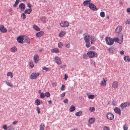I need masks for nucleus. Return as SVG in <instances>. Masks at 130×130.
Returning <instances> with one entry per match:
<instances>
[{
  "label": "nucleus",
  "instance_id": "1",
  "mask_svg": "<svg viewBox=\"0 0 130 130\" xmlns=\"http://www.w3.org/2000/svg\"><path fill=\"white\" fill-rule=\"evenodd\" d=\"M106 43L108 45H111L113 44V40L111 38L107 37L105 39Z\"/></svg>",
  "mask_w": 130,
  "mask_h": 130
},
{
  "label": "nucleus",
  "instance_id": "2",
  "mask_svg": "<svg viewBox=\"0 0 130 130\" xmlns=\"http://www.w3.org/2000/svg\"><path fill=\"white\" fill-rule=\"evenodd\" d=\"M87 54L89 57H96L97 55V53L94 51H90Z\"/></svg>",
  "mask_w": 130,
  "mask_h": 130
},
{
  "label": "nucleus",
  "instance_id": "3",
  "mask_svg": "<svg viewBox=\"0 0 130 130\" xmlns=\"http://www.w3.org/2000/svg\"><path fill=\"white\" fill-rule=\"evenodd\" d=\"M121 35L122 36V38H121L120 41H119L120 39L119 38H114L113 39V42L115 41V42H117L120 44L122 43L123 42V39L122 33L121 34Z\"/></svg>",
  "mask_w": 130,
  "mask_h": 130
},
{
  "label": "nucleus",
  "instance_id": "4",
  "mask_svg": "<svg viewBox=\"0 0 130 130\" xmlns=\"http://www.w3.org/2000/svg\"><path fill=\"white\" fill-rule=\"evenodd\" d=\"M17 40L19 43L23 44L25 43V41L24 40V36H20L17 39Z\"/></svg>",
  "mask_w": 130,
  "mask_h": 130
},
{
  "label": "nucleus",
  "instance_id": "5",
  "mask_svg": "<svg viewBox=\"0 0 130 130\" xmlns=\"http://www.w3.org/2000/svg\"><path fill=\"white\" fill-rule=\"evenodd\" d=\"M89 7L93 11H97L98 10V9L96 8V6L92 3L89 4Z\"/></svg>",
  "mask_w": 130,
  "mask_h": 130
},
{
  "label": "nucleus",
  "instance_id": "6",
  "mask_svg": "<svg viewBox=\"0 0 130 130\" xmlns=\"http://www.w3.org/2000/svg\"><path fill=\"white\" fill-rule=\"evenodd\" d=\"M83 37L85 41H89L90 36L87 33H85L83 34Z\"/></svg>",
  "mask_w": 130,
  "mask_h": 130
},
{
  "label": "nucleus",
  "instance_id": "7",
  "mask_svg": "<svg viewBox=\"0 0 130 130\" xmlns=\"http://www.w3.org/2000/svg\"><path fill=\"white\" fill-rule=\"evenodd\" d=\"M60 25L61 27H67L69 26V23L67 21H63L61 23Z\"/></svg>",
  "mask_w": 130,
  "mask_h": 130
},
{
  "label": "nucleus",
  "instance_id": "8",
  "mask_svg": "<svg viewBox=\"0 0 130 130\" xmlns=\"http://www.w3.org/2000/svg\"><path fill=\"white\" fill-rule=\"evenodd\" d=\"M122 27L121 26H118L115 30L116 32L118 33L121 32L122 29Z\"/></svg>",
  "mask_w": 130,
  "mask_h": 130
},
{
  "label": "nucleus",
  "instance_id": "9",
  "mask_svg": "<svg viewBox=\"0 0 130 130\" xmlns=\"http://www.w3.org/2000/svg\"><path fill=\"white\" fill-rule=\"evenodd\" d=\"M0 30L3 33L6 32L7 31L6 29L4 28V26L2 25L0 26Z\"/></svg>",
  "mask_w": 130,
  "mask_h": 130
},
{
  "label": "nucleus",
  "instance_id": "10",
  "mask_svg": "<svg viewBox=\"0 0 130 130\" xmlns=\"http://www.w3.org/2000/svg\"><path fill=\"white\" fill-rule=\"evenodd\" d=\"M24 40L25 41V42H26L28 44L30 43L29 39L27 36H24Z\"/></svg>",
  "mask_w": 130,
  "mask_h": 130
},
{
  "label": "nucleus",
  "instance_id": "11",
  "mask_svg": "<svg viewBox=\"0 0 130 130\" xmlns=\"http://www.w3.org/2000/svg\"><path fill=\"white\" fill-rule=\"evenodd\" d=\"M19 7L22 10H24L25 7V4L23 3H21L19 5Z\"/></svg>",
  "mask_w": 130,
  "mask_h": 130
},
{
  "label": "nucleus",
  "instance_id": "12",
  "mask_svg": "<svg viewBox=\"0 0 130 130\" xmlns=\"http://www.w3.org/2000/svg\"><path fill=\"white\" fill-rule=\"evenodd\" d=\"M44 34V32L42 31H41L38 32L36 34V36L37 37H39L42 36Z\"/></svg>",
  "mask_w": 130,
  "mask_h": 130
},
{
  "label": "nucleus",
  "instance_id": "13",
  "mask_svg": "<svg viewBox=\"0 0 130 130\" xmlns=\"http://www.w3.org/2000/svg\"><path fill=\"white\" fill-rule=\"evenodd\" d=\"M91 0H86L83 2V4L84 6H87L88 5H89L90 3Z\"/></svg>",
  "mask_w": 130,
  "mask_h": 130
},
{
  "label": "nucleus",
  "instance_id": "14",
  "mask_svg": "<svg viewBox=\"0 0 130 130\" xmlns=\"http://www.w3.org/2000/svg\"><path fill=\"white\" fill-rule=\"evenodd\" d=\"M10 51L12 52H15L17 50V48L16 46L12 47L10 49Z\"/></svg>",
  "mask_w": 130,
  "mask_h": 130
},
{
  "label": "nucleus",
  "instance_id": "15",
  "mask_svg": "<svg viewBox=\"0 0 130 130\" xmlns=\"http://www.w3.org/2000/svg\"><path fill=\"white\" fill-rule=\"evenodd\" d=\"M40 20L43 23H46V18L44 16H43L40 18Z\"/></svg>",
  "mask_w": 130,
  "mask_h": 130
},
{
  "label": "nucleus",
  "instance_id": "16",
  "mask_svg": "<svg viewBox=\"0 0 130 130\" xmlns=\"http://www.w3.org/2000/svg\"><path fill=\"white\" fill-rule=\"evenodd\" d=\"M51 52L52 53H57L59 52V51L58 49L55 48L52 49L51 50Z\"/></svg>",
  "mask_w": 130,
  "mask_h": 130
},
{
  "label": "nucleus",
  "instance_id": "17",
  "mask_svg": "<svg viewBox=\"0 0 130 130\" xmlns=\"http://www.w3.org/2000/svg\"><path fill=\"white\" fill-rule=\"evenodd\" d=\"M31 11V8H29V9H27L25 10L24 11V13H25L29 14Z\"/></svg>",
  "mask_w": 130,
  "mask_h": 130
},
{
  "label": "nucleus",
  "instance_id": "18",
  "mask_svg": "<svg viewBox=\"0 0 130 130\" xmlns=\"http://www.w3.org/2000/svg\"><path fill=\"white\" fill-rule=\"evenodd\" d=\"M66 34L65 31H62L60 33L59 35V36L60 37H62L63 36Z\"/></svg>",
  "mask_w": 130,
  "mask_h": 130
},
{
  "label": "nucleus",
  "instance_id": "19",
  "mask_svg": "<svg viewBox=\"0 0 130 130\" xmlns=\"http://www.w3.org/2000/svg\"><path fill=\"white\" fill-rule=\"evenodd\" d=\"M20 0H16L15 4L13 5V7H16L20 2Z\"/></svg>",
  "mask_w": 130,
  "mask_h": 130
},
{
  "label": "nucleus",
  "instance_id": "20",
  "mask_svg": "<svg viewBox=\"0 0 130 130\" xmlns=\"http://www.w3.org/2000/svg\"><path fill=\"white\" fill-rule=\"evenodd\" d=\"M85 42L86 43V47L87 48L89 47L90 46V43L89 41H85Z\"/></svg>",
  "mask_w": 130,
  "mask_h": 130
},
{
  "label": "nucleus",
  "instance_id": "21",
  "mask_svg": "<svg viewBox=\"0 0 130 130\" xmlns=\"http://www.w3.org/2000/svg\"><path fill=\"white\" fill-rule=\"evenodd\" d=\"M33 28L36 30L39 31L40 30V28L37 26L34 25L33 26Z\"/></svg>",
  "mask_w": 130,
  "mask_h": 130
},
{
  "label": "nucleus",
  "instance_id": "22",
  "mask_svg": "<svg viewBox=\"0 0 130 130\" xmlns=\"http://www.w3.org/2000/svg\"><path fill=\"white\" fill-rule=\"evenodd\" d=\"M114 50V48L112 47H111L109 48V53H112L113 52Z\"/></svg>",
  "mask_w": 130,
  "mask_h": 130
},
{
  "label": "nucleus",
  "instance_id": "23",
  "mask_svg": "<svg viewBox=\"0 0 130 130\" xmlns=\"http://www.w3.org/2000/svg\"><path fill=\"white\" fill-rule=\"evenodd\" d=\"M101 16L102 18H104L105 17V13L103 11H102L100 13Z\"/></svg>",
  "mask_w": 130,
  "mask_h": 130
},
{
  "label": "nucleus",
  "instance_id": "24",
  "mask_svg": "<svg viewBox=\"0 0 130 130\" xmlns=\"http://www.w3.org/2000/svg\"><path fill=\"white\" fill-rule=\"evenodd\" d=\"M21 17L23 18V20H24L26 18V15L25 13H23L21 15Z\"/></svg>",
  "mask_w": 130,
  "mask_h": 130
},
{
  "label": "nucleus",
  "instance_id": "25",
  "mask_svg": "<svg viewBox=\"0 0 130 130\" xmlns=\"http://www.w3.org/2000/svg\"><path fill=\"white\" fill-rule=\"evenodd\" d=\"M62 43L61 42H59L58 43V47L60 48H61V46L62 45Z\"/></svg>",
  "mask_w": 130,
  "mask_h": 130
},
{
  "label": "nucleus",
  "instance_id": "26",
  "mask_svg": "<svg viewBox=\"0 0 130 130\" xmlns=\"http://www.w3.org/2000/svg\"><path fill=\"white\" fill-rule=\"evenodd\" d=\"M126 24H129L130 23V19L128 20H127L125 22Z\"/></svg>",
  "mask_w": 130,
  "mask_h": 130
},
{
  "label": "nucleus",
  "instance_id": "27",
  "mask_svg": "<svg viewBox=\"0 0 130 130\" xmlns=\"http://www.w3.org/2000/svg\"><path fill=\"white\" fill-rule=\"evenodd\" d=\"M95 41V39L94 37H92L91 38V41L94 42Z\"/></svg>",
  "mask_w": 130,
  "mask_h": 130
},
{
  "label": "nucleus",
  "instance_id": "28",
  "mask_svg": "<svg viewBox=\"0 0 130 130\" xmlns=\"http://www.w3.org/2000/svg\"><path fill=\"white\" fill-rule=\"evenodd\" d=\"M29 8H31V5L30 3H28L27 4Z\"/></svg>",
  "mask_w": 130,
  "mask_h": 130
},
{
  "label": "nucleus",
  "instance_id": "29",
  "mask_svg": "<svg viewBox=\"0 0 130 130\" xmlns=\"http://www.w3.org/2000/svg\"><path fill=\"white\" fill-rule=\"evenodd\" d=\"M120 53L122 55H123L124 54V51L122 50L120 52Z\"/></svg>",
  "mask_w": 130,
  "mask_h": 130
},
{
  "label": "nucleus",
  "instance_id": "30",
  "mask_svg": "<svg viewBox=\"0 0 130 130\" xmlns=\"http://www.w3.org/2000/svg\"><path fill=\"white\" fill-rule=\"evenodd\" d=\"M66 46L67 47L69 48L70 46V44L69 43H68L66 45Z\"/></svg>",
  "mask_w": 130,
  "mask_h": 130
},
{
  "label": "nucleus",
  "instance_id": "31",
  "mask_svg": "<svg viewBox=\"0 0 130 130\" xmlns=\"http://www.w3.org/2000/svg\"><path fill=\"white\" fill-rule=\"evenodd\" d=\"M127 11L129 13L130 12V8H128L127 9Z\"/></svg>",
  "mask_w": 130,
  "mask_h": 130
},
{
  "label": "nucleus",
  "instance_id": "32",
  "mask_svg": "<svg viewBox=\"0 0 130 130\" xmlns=\"http://www.w3.org/2000/svg\"><path fill=\"white\" fill-rule=\"evenodd\" d=\"M34 57H38V56L37 54L35 55H34Z\"/></svg>",
  "mask_w": 130,
  "mask_h": 130
},
{
  "label": "nucleus",
  "instance_id": "33",
  "mask_svg": "<svg viewBox=\"0 0 130 130\" xmlns=\"http://www.w3.org/2000/svg\"><path fill=\"white\" fill-rule=\"evenodd\" d=\"M12 11V9L11 8H10L9 10V12H11Z\"/></svg>",
  "mask_w": 130,
  "mask_h": 130
},
{
  "label": "nucleus",
  "instance_id": "34",
  "mask_svg": "<svg viewBox=\"0 0 130 130\" xmlns=\"http://www.w3.org/2000/svg\"><path fill=\"white\" fill-rule=\"evenodd\" d=\"M106 18L107 19H108L109 18V15H107L106 17Z\"/></svg>",
  "mask_w": 130,
  "mask_h": 130
},
{
  "label": "nucleus",
  "instance_id": "35",
  "mask_svg": "<svg viewBox=\"0 0 130 130\" xmlns=\"http://www.w3.org/2000/svg\"><path fill=\"white\" fill-rule=\"evenodd\" d=\"M93 42V41H91V44H94V43Z\"/></svg>",
  "mask_w": 130,
  "mask_h": 130
},
{
  "label": "nucleus",
  "instance_id": "36",
  "mask_svg": "<svg viewBox=\"0 0 130 130\" xmlns=\"http://www.w3.org/2000/svg\"><path fill=\"white\" fill-rule=\"evenodd\" d=\"M123 4V3L122 2H121L120 3V5H122Z\"/></svg>",
  "mask_w": 130,
  "mask_h": 130
},
{
  "label": "nucleus",
  "instance_id": "37",
  "mask_svg": "<svg viewBox=\"0 0 130 130\" xmlns=\"http://www.w3.org/2000/svg\"><path fill=\"white\" fill-rule=\"evenodd\" d=\"M23 1L25 2L26 1V0H22Z\"/></svg>",
  "mask_w": 130,
  "mask_h": 130
},
{
  "label": "nucleus",
  "instance_id": "38",
  "mask_svg": "<svg viewBox=\"0 0 130 130\" xmlns=\"http://www.w3.org/2000/svg\"><path fill=\"white\" fill-rule=\"evenodd\" d=\"M124 57H129L128 56H124Z\"/></svg>",
  "mask_w": 130,
  "mask_h": 130
},
{
  "label": "nucleus",
  "instance_id": "39",
  "mask_svg": "<svg viewBox=\"0 0 130 130\" xmlns=\"http://www.w3.org/2000/svg\"><path fill=\"white\" fill-rule=\"evenodd\" d=\"M47 11H48V10H47Z\"/></svg>",
  "mask_w": 130,
  "mask_h": 130
},
{
  "label": "nucleus",
  "instance_id": "40",
  "mask_svg": "<svg viewBox=\"0 0 130 130\" xmlns=\"http://www.w3.org/2000/svg\"><path fill=\"white\" fill-rule=\"evenodd\" d=\"M129 13L130 14V13Z\"/></svg>",
  "mask_w": 130,
  "mask_h": 130
}]
</instances>
